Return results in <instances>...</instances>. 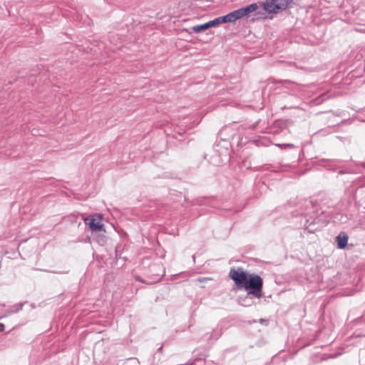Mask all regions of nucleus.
I'll return each mask as SVG.
<instances>
[{
	"label": "nucleus",
	"mask_w": 365,
	"mask_h": 365,
	"mask_svg": "<svg viewBox=\"0 0 365 365\" xmlns=\"http://www.w3.org/2000/svg\"><path fill=\"white\" fill-rule=\"evenodd\" d=\"M230 277L238 289H244L248 294L259 299L262 297L263 279L255 273L249 274L242 268L231 269Z\"/></svg>",
	"instance_id": "f257e3e1"
},
{
	"label": "nucleus",
	"mask_w": 365,
	"mask_h": 365,
	"mask_svg": "<svg viewBox=\"0 0 365 365\" xmlns=\"http://www.w3.org/2000/svg\"><path fill=\"white\" fill-rule=\"evenodd\" d=\"M292 0H266L261 3L263 9L269 14H277L280 11L286 9Z\"/></svg>",
	"instance_id": "f03ea898"
},
{
	"label": "nucleus",
	"mask_w": 365,
	"mask_h": 365,
	"mask_svg": "<svg viewBox=\"0 0 365 365\" xmlns=\"http://www.w3.org/2000/svg\"><path fill=\"white\" fill-rule=\"evenodd\" d=\"M86 225H88L93 232L104 231L102 217L99 214H95L84 219Z\"/></svg>",
	"instance_id": "7ed1b4c3"
},
{
	"label": "nucleus",
	"mask_w": 365,
	"mask_h": 365,
	"mask_svg": "<svg viewBox=\"0 0 365 365\" xmlns=\"http://www.w3.org/2000/svg\"><path fill=\"white\" fill-rule=\"evenodd\" d=\"M261 4L254 3L251 4L245 7L240 8L237 9V15L239 16V19H241L244 17L249 16L251 14L255 12L259 8Z\"/></svg>",
	"instance_id": "20e7f679"
},
{
	"label": "nucleus",
	"mask_w": 365,
	"mask_h": 365,
	"mask_svg": "<svg viewBox=\"0 0 365 365\" xmlns=\"http://www.w3.org/2000/svg\"><path fill=\"white\" fill-rule=\"evenodd\" d=\"M222 24L223 23H235L239 20V16L236 10L227 14L225 16H220Z\"/></svg>",
	"instance_id": "39448f33"
},
{
	"label": "nucleus",
	"mask_w": 365,
	"mask_h": 365,
	"mask_svg": "<svg viewBox=\"0 0 365 365\" xmlns=\"http://www.w3.org/2000/svg\"><path fill=\"white\" fill-rule=\"evenodd\" d=\"M338 247L344 249L348 242V235L345 232H341L336 237Z\"/></svg>",
	"instance_id": "423d86ee"
},
{
	"label": "nucleus",
	"mask_w": 365,
	"mask_h": 365,
	"mask_svg": "<svg viewBox=\"0 0 365 365\" xmlns=\"http://www.w3.org/2000/svg\"><path fill=\"white\" fill-rule=\"evenodd\" d=\"M210 29V26H209V24H208V22L204 24H201V25H196V26H194L192 27V30L195 32V33H199L202 31H204V30H206V29Z\"/></svg>",
	"instance_id": "0eeeda50"
},
{
	"label": "nucleus",
	"mask_w": 365,
	"mask_h": 365,
	"mask_svg": "<svg viewBox=\"0 0 365 365\" xmlns=\"http://www.w3.org/2000/svg\"><path fill=\"white\" fill-rule=\"evenodd\" d=\"M221 24H222V21H221L220 16L217 17L212 21H208L210 28L217 26Z\"/></svg>",
	"instance_id": "6e6552de"
},
{
	"label": "nucleus",
	"mask_w": 365,
	"mask_h": 365,
	"mask_svg": "<svg viewBox=\"0 0 365 365\" xmlns=\"http://www.w3.org/2000/svg\"><path fill=\"white\" fill-rule=\"evenodd\" d=\"M279 146H280V147H282V148H284V149L294 148V145L293 144H290V143L282 144V145H279Z\"/></svg>",
	"instance_id": "1a4fd4ad"
},
{
	"label": "nucleus",
	"mask_w": 365,
	"mask_h": 365,
	"mask_svg": "<svg viewBox=\"0 0 365 365\" xmlns=\"http://www.w3.org/2000/svg\"><path fill=\"white\" fill-rule=\"evenodd\" d=\"M4 329V324L2 323H0V331H3Z\"/></svg>",
	"instance_id": "9d476101"
},
{
	"label": "nucleus",
	"mask_w": 365,
	"mask_h": 365,
	"mask_svg": "<svg viewBox=\"0 0 365 365\" xmlns=\"http://www.w3.org/2000/svg\"><path fill=\"white\" fill-rule=\"evenodd\" d=\"M364 336L365 337V334H364Z\"/></svg>",
	"instance_id": "9b49d317"
}]
</instances>
